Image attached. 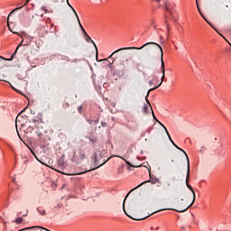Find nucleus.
<instances>
[{
	"label": "nucleus",
	"instance_id": "f257e3e1",
	"mask_svg": "<svg viewBox=\"0 0 231 231\" xmlns=\"http://www.w3.org/2000/svg\"><path fill=\"white\" fill-rule=\"evenodd\" d=\"M154 46L159 48V50L161 51V57H162V52L163 53V49L162 48V46H160V44H158L156 42H147V43L143 44L142 47H124V48L118 49L109 56V59L115 57V54L118 53V51H125V50H143V48H144L146 53H151V51H152V50H154Z\"/></svg>",
	"mask_w": 231,
	"mask_h": 231
},
{
	"label": "nucleus",
	"instance_id": "f03ea898",
	"mask_svg": "<svg viewBox=\"0 0 231 231\" xmlns=\"http://www.w3.org/2000/svg\"><path fill=\"white\" fill-rule=\"evenodd\" d=\"M194 203L187 204L184 202V199H181L180 200H175L173 202V207L172 208H166L165 210H174L175 212H187L190 207H192Z\"/></svg>",
	"mask_w": 231,
	"mask_h": 231
},
{
	"label": "nucleus",
	"instance_id": "7ed1b4c3",
	"mask_svg": "<svg viewBox=\"0 0 231 231\" xmlns=\"http://www.w3.org/2000/svg\"><path fill=\"white\" fill-rule=\"evenodd\" d=\"M151 182V180H146L144 182H142L141 184H139L137 187H135L134 189H131L127 195L125 196V199H124V202H123V209H124V212L125 214L130 217V219H134V221H143V219H147V217H150V216H152V214H156V212H153L146 217H131V215L127 214V212L125 211V199H127V198H129V194H131V192H133V190H136V189H138L139 187H142V185H143L144 183H149Z\"/></svg>",
	"mask_w": 231,
	"mask_h": 231
},
{
	"label": "nucleus",
	"instance_id": "20e7f679",
	"mask_svg": "<svg viewBox=\"0 0 231 231\" xmlns=\"http://www.w3.org/2000/svg\"><path fill=\"white\" fill-rule=\"evenodd\" d=\"M189 180H190V162L188 161V168H187V175H186V185H187L188 189L193 194L192 203H194L196 201V193L194 192V189H192V186H190V184H189Z\"/></svg>",
	"mask_w": 231,
	"mask_h": 231
},
{
	"label": "nucleus",
	"instance_id": "39448f33",
	"mask_svg": "<svg viewBox=\"0 0 231 231\" xmlns=\"http://www.w3.org/2000/svg\"><path fill=\"white\" fill-rule=\"evenodd\" d=\"M69 6H70L71 10L74 12V14L77 18V21L79 23V28H80L81 32L84 33V35H88V32H86V30L82 26V23H80V19L79 18V14H77V11H75V9L71 5H69Z\"/></svg>",
	"mask_w": 231,
	"mask_h": 231
},
{
	"label": "nucleus",
	"instance_id": "423d86ee",
	"mask_svg": "<svg viewBox=\"0 0 231 231\" xmlns=\"http://www.w3.org/2000/svg\"><path fill=\"white\" fill-rule=\"evenodd\" d=\"M23 41H22L19 45L16 47L14 52L13 53V55L11 56V59H5L3 57L0 56V59H3L4 60H14V59H15L16 55H17V51H19V47L23 46Z\"/></svg>",
	"mask_w": 231,
	"mask_h": 231
},
{
	"label": "nucleus",
	"instance_id": "0eeeda50",
	"mask_svg": "<svg viewBox=\"0 0 231 231\" xmlns=\"http://www.w3.org/2000/svg\"><path fill=\"white\" fill-rule=\"evenodd\" d=\"M85 36H87V39H86L87 42H92V44L94 45V47H95V49H96V55L97 56V55H98V49L97 48V44H96L95 42L91 39V37H89V35H88V33H87V35H85Z\"/></svg>",
	"mask_w": 231,
	"mask_h": 231
},
{
	"label": "nucleus",
	"instance_id": "6e6552de",
	"mask_svg": "<svg viewBox=\"0 0 231 231\" xmlns=\"http://www.w3.org/2000/svg\"><path fill=\"white\" fill-rule=\"evenodd\" d=\"M161 71L162 75H165V63L163 62V52L162 51V56H161Z\"/></svg>",
	"mask_w": 231,
	"mask_h": 231
},
{
	"label": "nucleus",
	"instance_id": "1a4fd4ad",
	"mask_svg": "<svg viewBox=\"0 0 231 231\" xmlns=\"http://www.w3.org/2000/svg\"><path fill=\"white\" fill-rule=\"evenodd\" d=\"M78 152H79V160H86V150L80 148Z\"/></svg>",
	"mask_w": 231,
	"mask_h": 231
},
{
	"label": "nucleus",
	"instance_id": "9d476101",
	"mask_svg": "<svg viewBox=\"0 0 231 231\" xmlns=\"http://www.w3.org/2000/svg\"><path fill=\"white\" fill-rule=\"evenodd\" d=\"M58 169H66V162H64V159L63 158H60L59 161H58Z\"/></svg>",
	"mask_w": 231,
	"mask_h": 231
},
{
	"label": "nucleus",
	"instance_id": "9b49d317",
	"mask_svg": "<svg viewBox=\"0 0 231 231\" xmlns=\"http://www.w3.org/2000/svg\"><path fill=\"white\" fill-rule=\"evenodd\" d=\"M147 97H149V92L147 93L146 97H145V101L147 102L149 107L151 108V111L152 113V116H153V119L158 122V119L156 118V116H154V112L152 111V106H151V103L149 102V99L147 98Z\"/></svg>",
	"mask_w": 231,
	"mask_h": 231
},
{
	"label": "nucleus",
	"instance_id": "f8f14e48",
	"mask_svg": "<svg viewBox=\"0 0 231 231\" xmlns=\"http://www.w3.org/2000/svg\"><path fill=\"white\" fill-rule=\"evenodd\" d=\"M163 80H165V75L162 74V78H161V82L159 83V85H157L156 87H154L153 88H151L148 93H151V91H154V89H158V88H160V86H162V84H163Z\"/></svg>",
	"mask_w": 231,
	"mask_h": 231
},
{
	"label": "nucleus",
	"instance_id": "ddd939ff",
	"mask_svg": "<svg viewBox=\"0 0 231 231\" xmlns=\"http://www.w3.org/2000/svg\"><path fill=\"white\" fill-rule=\"evenodd\" d=\"M196 5H197V8L199 10V14H200L201 17L204 19V21H206V23H208V24H210V22H208V20H207L205 15H203V13L201 12V9L199 8V5L198 4V0H196Z\"/></svg>",
	"mask_w": 231,
	"mask_h": 231
},
{
	"label": "nucleus",
	"instance_id": "4468645a",
	"mask_svg": "<svg viewBox=\"0 0 231 231\" xmlns=\"http://www.w3.org/2000/svg\"><path fill=\"white\" fill-rule=\"evenodd\" d=\"M159 78L157 76H153L152 79L149 81L150 86H152V84H154V86H156V82H159Z\"/></svg>",
	"mask_w": 231,
	"mask_h": 231
},
{
	"label": "nucleus",
	"instance_id": "2eb2a0df",
	"mask_svg": "<svg viewBox=\"0 0 231 231\" xmlns=\"http://www.w3.org/2000/svg\"><path fill=\"white\" fill-rule=\"evenodd\" d=\"M177 149L181 152H183V154H185L187 159V168H189V162H190V161L189 160V155H187V152L183 149L180 148L179 146H177Z\"/></svg>",
	"mask_w": 231,
	"mask_h": 231
},
{
	"label": "nucleus",
	"instance_id": "dca6fc26",
	"mask_svg": "<svg viewBox=\"0 0 231 231\" xmlns=\"http://www.w3.org/2000/svg\"><path fill=\"white\" fill-rule=\"evenodd\" d=\"M177 149L181 152H183V154H185L187 159V168H189V162H190V161L189 160V155H187V152L183 149L180 148L179 146H177Z\"/></svg>",
	"mask_w": 231,
	"mask_h": 231
},
{
	"label": "nucleus",
	"instance_id": "f3484780",
	"mask_svg": "<svg viewBox=\"0 0 231 231\" xmlns=\"http://www.w3.org/2000/svg\"><path fill=\"white\" fill-rule=\"evenodd\" d=\"M163 129H164L171 143H172V145H174V141L172 140V137H171V134H169V131L167 130V127L163 126Z\"/></svg>",
	"mask_w": 231,
	"mask_h": 231
},
{
	"label": "nucleus",
	"instance_id": "a211bd4d",
	"mask_svg": "<svg viewBox=\"0 0 231 231\" xmlns=\"http://www.w3.org/2000/svg\"><path fill=\"white\" fill-rule=\"evenodd\" d=\"M7 28L10 30V32H12V33H16V32H14V29H12V27L10 26V18H7Z\"/></svg>",
	"mask_w": 231,
	"mask_h": 231
},
{
	"label": "nucleus",
	"instance_id": "6ab92c4d",
	"mask_svg": "<svg viewBox=\"0 0 231 231\" xmlns=\"http://www.w3.org/2000/svg\"><path fill=\"white\" fill-rule=\"evenodd\" d=\"M37 211L39 212V214H41V216H46V210L38 208Z\"/></svg>",
	"mask_w": 231,
	"mask_h": 231
},
{
	"label": "nucleus",
	"instance_id": "aec40b11",
	"mask_svg": "<svg viewBox=\"0 0 231 231\" xmlns=\"http://www.w3.org/2000/svg\"><path fill=\"white\" fill-rule=\"evenodd\" d=\"M42 9L43 10V12L45 13V14H53V10H47V8L46 7H42Z\"/></svg>",
	"mask_w": 231,
	"mask_h": 231
},
{
	"label": "nucleus",
	"instance_id": "412c9836",
	"mask_svg": "<svg viewBox=\"0 0 231 231\" xmlns=\"http://www.w3.org/2000/svg\"><path fill=\"white\" fill-rule=\"evenodd\" d=\"M14 223H16L17 225H21V223H23V217L16 218Z\"/></svg>",
	"mask_w": 231,
	"mask_h": 231
},
{
	"label": "nucleus",
	"instance_id": "4be33fe9",
	"mask_svg": "<svg viewBox=\"0 0 231 231\" xmlns=\"http://www.w3.org/2000/svg\"><path fill=\"white\" fill-rule=\"evenodd\" d=\"M98 167H102V164H100V165H98V166H97V167H95V168H93L91 170H88L85 172H89V171H95V169H98ZM85 172H81V173H79V174H85Z\"/></svg>",
	"mask_w": 231,
	"mask_h": 231
},
{
	"label": "nucleus",
	"instance_id": "5701e85b",
	"mask_svg": "<svg viewBox=\"0 0 231 231\" xmlns=\"http://www.w3.org/2000/svg\"><path fill=\"white\" fill-rule=\"evenodd\" d=\"M143 113H148V111H149V106L144 105V106H143Z\"/></svg>",
	"mask_w": 231,
	"mask_h": 231
},
{
	"label": "nucleus",
	"instance_id": "b1692460",
	"mask_svg": "<svg viewBox=\"0 0 231 231\" xmlns=\"http://www.w3.org/2000/svg\"><path fill=\"white\" fill-rule=\"evenodd\" d=\"M122 160H124V162H125L126 165H129L130 167H134L133 164H131V162H129L127 160L122 158Z\"/></svg>",
	"mask_w": 231,
	"mask_h": 231
},
{
	"label": "nucleus",
	"instance_id": "393cba45",
	"mask_svg": "<svg viewBox=\"0 0 231 231\" xmlns=\"http://www.w3.org/2000/svg\"><path fill=\"white\" fill-rule=\"evenodd\" d=\"M122 172H124V168L119 167V168L117 169V174H122Z\"/></svg>",
	"mask_w": 231,
	"mask_h": 231
},
{
	"label": "nucleus",
	"instance_id": "a878e982",
	"mask_svg": "<svg viewBox=\"0 0 231 231\" xmlns=\"http://www.w3.org/2000/svg\"><path fill=\"white\" fill-rule=\"evenodd\" d=\"M30 122H32V124H37L39 123V120H37V118H32L30 120Z\"/></svg>",
	"mask_w": 231,
	"mask_h": 231
},
{
	"label": "nucleus",
	"instance_id": "bb28decb",
	"mask_svg": "<svg viewBox=\"0 0 231 231\" xmlns=\"http://www.w3.org/2000/svg\"><path fill=\"white\" fill-rule=\"evenodd\" d=\"M21 8H23V6L15 8L14 10L12 11V13H10V14H14V12H15L17 10H21Z\"/></svg>",
	"mask_w": 231,
	"mask_h": 231
},
{
	"label": "nucleus",
	"instance_id": "cd10ccee",
	"mask_svg": "<svg viewBox=\"0 0 231 231\" xmlns=\"http://www.w3.org/2000/svg\"><path fill=\"white\" fill-rule=\"evenodd\" d=\"M36 134L37 136H42V134L41 133V131H36Z\"/></svg>",
	"mask_w": 231,
	"mask_h": 231
},
{
	"label": "nucleus",
	"instance_id": "c85d7f7f",
	"mask_svg": "<svg viewBox=\"0 0 231 231\" xmlns=\"http://www.w3.org/2000/svg\"><path fill=\"white\" fill-rule=\"evenodd\" d=\"M65 108L69 107V103H65V105L63 106Z\"/></svg>",
	"mask_w": 231,
	"mask_h": 231
},
{
	"label": "nucleus",
	"instance_id": "c756f323",
	"mask_svg": "<svg viewBox=\"0 0 231 231\" xmlns=\"http://www.w3.org/2000/svg\"><path fill=\"white\" fill-rule=\"evenodd\" d=\"M158 122V124L160 125H162V127H165V125H163V124H162V122H160V121H157Z\"/></svg>",
	"mask_w": 231,
	"mask_h": 231
},
{
	"label": "nucleus",
	"instance_id": "7c9ffc66",
	"mask_svg": "<svg viewBox=\"0 0 231 231\" xmlns=\"http://www.w3.org/2000/svg\"><path fill=\"white\" fill-rule=\"evenodd\" d=\"M158 122V124L160 125H162V127H165V125H163V124H162V122H160V121H157Z\"/></svg>",
	"mask_w": 231,
	"mask_h": 231
},
{
	"label": "nucleus",
	"instance_id": "2f4dec72",
	"mask_svg": "<svg viewBox=\"0 0 231 231\" xmlns=\"http://www.w3.org/2000/svg\"><path fill=\"white\" fill-rule=\"evenodd\" d=\"M26 216H28V210L24 213L23 217H26Z\"/></svg>",
	"mask_w": 231,
	"mask_h": 231
},
{
	"label": "nucleus",
	"instance_id": "473e14b6",
	"mask_svg": "<svg viewBox=\"0 0 231 231\" xmlns=\"http://www.w3.org/2000/svg\"><path fill=\"white\" fill-rule=\"evenodd\" d=\"M26 216H28V210L24 213L23 217H26Z\"/></svg>",
	"mask_w": 231,
	"mask_h": 231
},
{
	"label": "nucleus",
	"instance_id": "72a5a7b5",
	"mask_svg": "<svg viewBox=\"0 0 231 231\" xmlns=\"http://www.w3.org/2000/svg\"><path fill=\"white\" fill-rule=\"evenodd\" d=\"M209 26H211V28H213V30H216V27H214L213 25L210 24V23H208Z\"/></svg>",
	"mask_w": 231,
	"mask_h": 231
},
{
	"label": "nucleus",
	"instance_id": "f704fd0d",
	"mask_svg": "<svg viewBox=\"0 0 231 231\" xmlns=\"http://www.w3.org/2000/svg\"><path fill=\"white\" fill-rule=\"evenodd\" d=\"M102 127H106V123H101Z\"/></svg>",
	"mask_w": 231,
	"mask_h": 231
},
{
	"label": "nucleus",
	"instance_id": "c9c22d12",
	"mask_svg": "<svg viewBox=\"0 0 231 231\" xmlns=\"http://www.w3.org/2000/svg\"><path fill=\"white\" fill-rule=\"evenodd\" d=\"M80 111H82V106L79 107V112L80 113Z\"/></svg>",
	"mask_w": 231,
	"mask_h": 231
},
{
	"label": "nucleus",
	"instance_id": "e433bc0d",
	"mask_svg": "<svg viewBox=\"0 0 231 231\" xmlns=\"http://www.w3.org/2000/svg\"><path fill=\"white\" fill-rule=\"evenodd\" d=\"M152 1H155L156 3H160V1H162V0H152Z\"/></svg>",
	"mask_w": 231,
	"mask_h": 231
},
{
	"label": "nucleus",
	"instance_id": "4c0bfd02",
	"mask_svg": "<svg viewBox=\"0 0 231 231\" xmlns=\"http://www.w3.org/2000/svg\"><path fill=\"white\" fill-rule=\"evenodd\" d=\"M53 3H59V0H52Z\"/></svg>",
	"mask_w": 231,
	"mask_h": 231
},
{
	"label": "nucleus",
	"instance_id": "58836bf2",
	"mask_svg": "<svg viewBox=\"0 0 231 231\" xmlns=\"http://www.w3.org/2000/svg\"><path fill=\"white\" fill-rule=\"evenodd\" d=\"M165 10H166V12H169V11H170V10H169V7H167V6H166Z\"/></svg>",
	"mask_w": 231,
	"mask_h": 231
},
{
	"label": "nucleus",
	"instance_id": "ea45409f",
	"mask_svg": "<svg viewBox=\"0 0 231 231\" xmlns=\"http://www.w3.org/2000/svg\"><path fill=\"white\" fill-rule=\"evenodd\" d=\"M115 62V60H113L112 62H109V64L112 66V64Z\"/></svg>",
	"mask_w": 231,
	"mask_h": 231
},
{
	"label": "nucleus",
	"instance_id": "a19ab883",
	"mask_svg": "<svg viewBox=\"0 0 231 231\" xmlns=\"http://www.w3.org/2000/svg\"><path fill=\"white\" fill-rule=\"evenodd\" d=\"M139 66H142V64H141V63H137V68H138Z\"/></svg>",
	"mask_w": 231,
	"mask_h": 231
},
{
	"label": "nucleus",
	"instance_id": "79ce46f5",
	"mask_svg": "<svg viewBox=\"0 0 231 231\" xmlns=\"http://www.w3.org/2000/svg\"><path fill=\"white\" fill-rule=\"evenodd\" d=\"M11 88H12L13 89H14V91H17V90L15 89V88H14L13 86H11Z\"/></svg>",
	"mask_w": 231,
	"mask_h": 231
},
{
	"label": "nucleus",
	"instance_id": "37998d69",
	"mask_svg": "<svg viewBox=\"0 0 231 231\" xmlns=\"http://www.w3.org/2000/svg\"><path fill=\"white\" fill-rule=\"evenodd\" d=\"M173 145L176 147V149L178 148V146H177L176 143H174V144H173Z\"/></svg>",
	"mask_w": 231,
	"mask_h": 231
},
{
	"label": "nucleus",
	"instance_id": "c03bdc74",
	"mask_svg": "<svg viewBox=\"0 0 231 231\" xmlns=\"http://www.w3.org/2000/svg\"><path fill=\"white\" fill-rule=\"evenodd\" d=\"M152 183L154 185L156 183V180L152 181Z\"/></svg>",
	"mask_w": 231,
	"mask_h": 231
},
{
	"label": "nucleus",
	"instance_id": "a18cd8bd",
	"mask_svg": "<svg viewBox=\"0 0 231 231\" xmlns=\"http://www.w3.org/2000/svg\"><path fill=\"white\" fill-rule=\"evenodd\" d=\"M94 162H97V157H95Z\"/></svg>",
	"mask_w": 231,
	"mask_h": 231
},
{
	"label": "nucleus",
	"instance_id": "49530a36",
	"mask_svg": "<svg viewBox=\"0 0 231 231\" xmlns=\"http://www.w3.org/2000/svg\"><path fill=\"white\" fill-rule=\"evenodd\" d=\"M149 172H150V178H151V170H149Z\"/></svg>",
	"mask_w": 231,
	"mask_h": 231
},
{
	"label": "nucleus",
	"instance_id": "de8ad7c7",
	"mask_svg": "<svg viewBox=\"0 0 231 231\" xmlns=\"http://www.w3.org/2000/svg\"><path fill=\"white\" fill-rule=\"evenodd\" d=\"M168 187H171V183H168Z\"/></svg>",
	"mask_w": 231,
	"mask_h": 231
},
{
	"label": "nucleus",
	"instance_id": "09e8293b",
	"mask_svg": "<svg viewBox=\"0 0 231 231\" xmlns=\"http://www.w3.org/2000/svg\"><path fill=\"white\" fill-rule=\"evenodd\" d=\"M159 229H160V227H157V228H156V230H159Z\"/></svg>",
	"mask_w": 231,
	"mask_h": 231
},
{
	"label": "nucleus",
	"instance_id": "8fccbe9b",
	"mask_svg": "<svg viewBox=\"0 0 231 231\" xmlns=\"http://www.w3.org/2000/svg\"><path fill=\"white\" fill-rule=\"evenodd\" d=\"M168 12H170L171 14H172V13H171V11H168Z\"/></svg>",
	"mask_w": 231,
	"mask_h": 231
},
{
	"label": "nucleus",
	"instance_id": "3c124183",
	"mask_svg": "<svg viewBox=\"0 0 231 231\" xmlns=\"http://www.w3.org/2000/svg\"><path fill=\"white\" fill-rule=\"evenodd\" d=\"M0 80H3V81H5L4 79H0Z\"/></svg>",
	"mask_w": 231,
	"mask_h": 231
},
{
	"label": "nucleus",
	"instance_id": "603ef678",
	"mask_svg": "<svg viewBox=\"0 0 231 231\" xmlns=\"http://www.w3.org/2000/svg\"><path fill=\"white\" fill-rule=\"evenodd\" d=\"M157 187H160V185H157Z\"/></svg>",
	"mask_w": 231,
	"mask_h": 231
}]
</instances>
